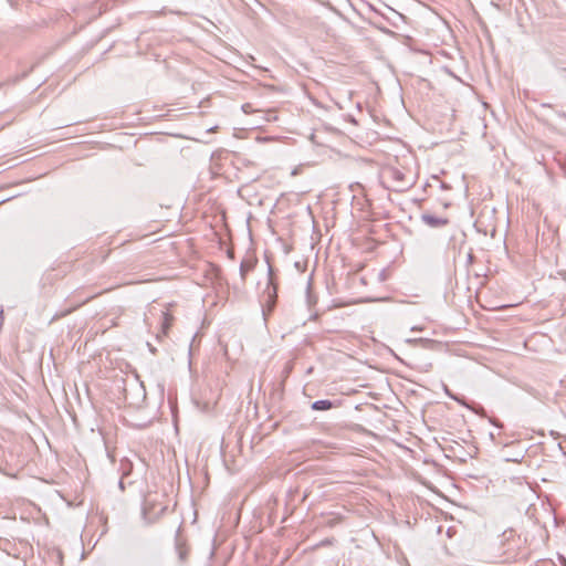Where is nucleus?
Listing matches in <instances>:
<instances>
[{"mask_svg": "<svg viewBox=\"0 0 566 566\" xmlns=\"http://www.w3.org/2000/svg\"><path fill=\"white\" fill-rule=\"evenodd\" d=\"M157 493H148L143 501V517L147 523L156 522L167 510V506L158 501Z\"/></svg>", "mask_w": 566, "mask_h": 566, "instance_id": "1", "label": "nucleus"}, {"mask_svg": "<svg viewBox=\"0 0 566 566\" xmlns=\"http://www.w3.org/2000/svg\"><path fill=\"white\" fill-rule=\"evenodd\" d=\"M276 300H277V284L275 282L273 268L270 265L269 266L268 285L263 292V296H262V301H261L262 311H263V315L265 318L275 308Z\"/></svg>", "mask_w": 566, "mask_h": 566, "instance_id": "2", "label": "nucleus"}, {"mask_svg": "<svg viewBox=\"0 0 566 566\" xmlns=\"http://www.w3.org/2000/svg\"><path fill=\"white\" fill-rule=\"evenodd\" d=\"M385 177L389 182V189L397 192L406 191L413 185V181L403 171L395 167L387 168Z\"/></svg>", "mask_w": 566, "mask_h": 566, "instance_id": "3", "label": "nucleus"}, {"mask_svg": "<svg viewBox=\"0 0 566 566\" xmlns=\"http://www.w3.org/2000/svg\"><path fill=\"white\" fill-rule=\"evenodd\" d=\"M421 220L431 228H441L449 223L447 218L436 217L430 213H422Z\"/></svg>", "mask_w": 566, "mask_h": 566, "instance_id": "4", "label": "nucleus"}, {"mask_svg": "<svg viewBox=\"0 0 566 566\" xmlns=\"http://www.w3.org/2000/svg\"><path fill=\"white\" fill-rule=\"evenodd\" d=\"M338 403L333 400L324 399V400H316L311 405L312 410L315 411H327L333 408H336Z\"/></svg>", "mask_w": 566, "mask_h": 566, "instance_id": "5", "label": "nucleus"}, {"mask_svg": "<svg viewBox=\"0 0 566 566\" xmlns=\"http://www.w3.org/2000/svg\"><path fill=\"white\" fill-rule=\"evenodd\" d=\"M254 268V262L249 260H242L240 264V276L242 281H245L248 272H250Z\"/></svg>", "mask_w": 566, "mask_h": 566, "instance_id": "6", "label": "nucleus"}, {"mask_svg": "<svg viewBox=\"0 0 566 566\" xmlns=\"http://www.w3.org/2000/svg\"><path fill=\"white\" fill-rule=\"evenodd\" d=\"M176 549H177V553H178V557L181 562L186 560L187 556H188V548L186 547V545H184L179 538L176 539Z\"/></svg>", "mask_w": 566, "mask_h": 566, "instance_id": "7", "label": "nucleus"}, {"mask_svg": "<svg viewBox=\"0 0 566 566\" xmlns=\"http://www.w3.org/2000/svg\"><path fill=\"white\" fill-rule=\"evenodd\" d=\"M164 321L161 323L163 334L166 335L171 326L172 316L168 313L163 312Z\"/></svg>", "mask_w": 566, "mask_h": 566, "instance_id": "8", "label": "nucleus"}, {"mask_svg": "<svg viewBox=\"0 0 566 566\" xmlns=\"http://www.w3.org/2000/svg\"><path fill=\"white\" fill-rule=\"evenodd\" d=\"M122 467H123L124 472H123V476H122V479H120V481H119V488H120L122 490H124V489H125V486H124L123 479H124V476H126V475H128V474H129V472H130V470H132V463L127 461L126 463H122Z\"/></svg>", "mask_w": 566, "mask_h": 566, "instance_id": "9", "label": "nucleus"}, {"mask_svg": "<svg viewBox=\"0 0 566 566\" xmlns=\"http://www.w3.org/2000/svg\"><path fill=\"white\" fill-rule=\"evenodd\" d=\"M242 111L245 113V114H250L253 109H252V105L250 103H245L242 105Z\"/></svg>", "mask_w": 566, "mask_h": 566, "instance_id": "10", "label": "nucleus"}, {"mask_svg": "<svg viewBox=\"0 0 566 566\" xmlns=\"http://www.w3.org/2000/svg\"><path fill=\"white\" fill-rule=\"evenodd\" d=\"M228 255H229L230 258H233V252H232V251H229V252H228Z\"/></svg>", "mask_w": 566, "mask_h": 566, "instance_id": "11", "label": "nucleus"}, {"mask_svg": "<svg viewBox=\"0 0 566 566\" xmlns=\"http://www.w3.org/2000/svg\"><path fill=\"white\" fill-rule=\"evenodd\" d=\"M451 397L453 398V400H457V401H459V399H458L457 397H454V396H451Z\"/></svg>", "mask_w": 566, "mask_h": 566, "instance_id": "12", "label": "nucleus"}]
</instances>
